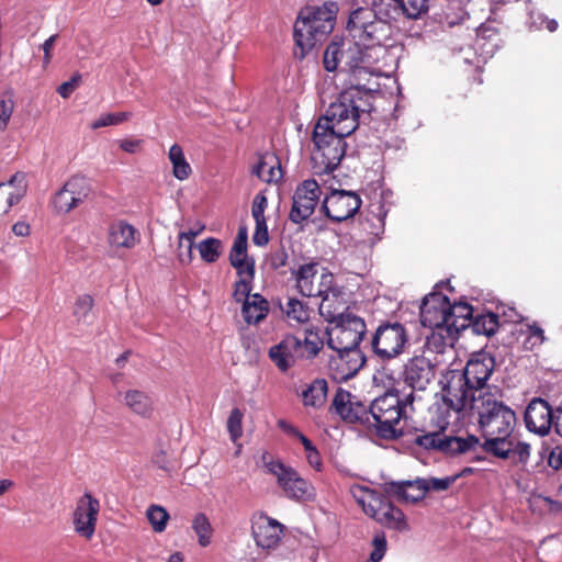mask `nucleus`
I'll return each mask as SVG.
<instances>
[{"label": "nucleus", "instance_id": "f257e3e1", "mask_svg": "<svg viewBox=\"0 0 562 562\" xmlns=\"http://www.w3.org/2000/svg\"><path fill=\"white\" fill-rule=\"evenodd\" d=\"M501 397L496 387L494 392L482 393L470 401L460 416L472 413L484 438L482 449L497 458L507 459L514 448L516 414Z\"/></svg>", "mask_w": 562, "mask_h": 562}, {"label": "nucleus", "instance_id": "f03ea898", "mask_svg": "<svg viewBox=\"0 0 562 562\" xmlns=\"http://www.w3.org/2000/svg\"><path fill=\"white\" fill-rule=\"evenodd\" d=\"M495 368V359L488 352L473 353L463 370H449L443 375L442 407L447 414L450 411L460 418L462 411L467 408L472 398L482 393L493 392L486 387Z\"/></svg>", "mask_w": 562, "mask_h": 562}, {"label": "nucleus", "instance_id": "7ed1b4c3", "mask_svg": "<svg viewBox=\"0 0 562 562\" xmlns=\"http://www.w3.org/2000/svg\"><path fill=\"white\" fill-rule=\"evenodd\" d=\"M347 40L361 50L364 65L373 72L385 54L384 44L392 37V27L376 20L368 7L350 11L346 24Z\"/></svg>", "mask_w": 562, "mask_h": 562}, {"label": "nucleus", "instance_id": "20e7f679", "mask_svg": "<svg viewBox=\"0 0 562 562\" xmlns=\"http://www.w3.org/2000/svg\"><path fill=\"white\" fill-rule=\"evenodd\" d=\"M420 397L415 393L400 397L398 391H387L376 397L368 409V422L376 434L384 439H395L403 435L402 420L406 417L407 406H412Z\"/></svg>", "mask_w": 562, "mask_h": 562}, {"label": "nucleus", "instance_id": "39448f33", "mask_svg": "<svg viewBox=\"0 0 562 562\" xmlns=\"http://www.w3.org/2000/svg\"><path fill=\"white\" fill-rule=\"evenodd\" d=\"M371 98V94L357 87L350 88L339 94L317 122L327 123L341 136H349L357 130L361 116L369 115L373 110Z\"/></svg>", "mask_w": 562, "mask_h": 562}, {"label": "nucleus", "instance_id": "423d86ee", "mask_svg": "<svg viewBox=\"0 0 562 562\" xmlns=\"http://www.w3.org/2000/svg\"><path fill=\"white\" fill-rule=\"evenodd\" d=\"M346 137L329 127L327 123L315 124L312 136L314 144L312 161L316 172L329 173L338 167L346 154Z\"/></svg>", "mask_w": 562, "mask_h": 562}, {"label": "nucleus", "instance_id": "0eeeda50", "mask_svg": "<svg viewBox=\"0 0 562 562\" xmlns=\"http://www.w3.org/2000/svg\"><path fill=\"white\" fill-rule=\"evenodd\" d=\"M408 344V331L398 322L381 323L370 339L373 355L381 361H390L401 356Z\"/></svg>", "mask_w": 562, "mask_h": 562}, {"label": "nucleus", "instance_id": "6e6552de", "mask_svg": "<svg viewBox=\"0 0 562 562\" xmlns=\"http://www.w3.org/2000/svg\"><path fill=\"white\" fill-rule=\"evenodd\" d=\"M262 462L267 472L276 477L285 497L299 502L313 498L314 488L293 468L285 465L281 460L270 458L268 453L262 454Z\"/></svg>", "mask_w": 562, "mask_h": 562}, {"label": "nucleus", "instance_id": "1a4fd4ad", "mask_svg": "<svg viewBox=\"0 0 562 562\" xmlns=\"http://www.w3.org/2000/svg\"><path fill=\"white\" fill-rule=\"evenodd\" d=\"M450 424L448 416L440 420V430L424 432L417 435L414 439L415 445L425 450L438 451L445 454L454 456L464 453L474 449L480 445V439L475 436H468L467 438L449 436L443 432Z\"/></svg>", "mask_w": 562, "mask_h": 562}, {"label": "nucleus", "instance_id": "9d476101", "mask_svg": "<svg viewBox=\"0 0 562 562\" xmlns=\"http://www.w3.org/2000/svg\"><path fill=\"white\" fill-rule=\"evenodd\" d=\"M361 56V50L353 47L346 37L339 42L334 41L326 47L323 63L327 71L340 69L352 74L362 71L372 74Z\"/></svg>", "mask_w": 562, "mask_h": 562}, {"label": "nucleus", "instance_id": "9b49d317", "mask_svg": "<svg viewBox=\"0 0 562 562\" xmlns=\"http://www.w3.org/2000/svg\"><path fill=\"white\" fill-rule=\"evenodd\" d=\"M335 324L328 331V347L333 350H360L359 344L367 333L364 321L355 314H346Z\"/></svg>", "mask_w": 562, "mask_h": 562}, {"label": "nucleus", "instance_id": "f8f14e48", "mask_svg": "<svg viewBox=\"0 0 562 562\" xmlns=\"http://www.w3.org/2000/svg\"><path fill=\"white\" fill-rule=\"evenodd\" d=\"M447 296L432 292L424 297L420 305V323L432 330L430 339L439 338L442 345L448 344L446 327L448 325Z\"/></svg>", "mask_w": 562, "mask_h": 562}, {"label": "nucleus", "instance_id": "ddd939ff", "mask_svg": "<svg viewBox=\"0 0 562 562\" xmlns=\"http://www.w3.org/2000/svg\"><path fill=\"white\" fill-rule=\"evenodd\" d=\"M334 25L330 21L299 15L294 24V41L300 52L295 50V56L304 58L317 43L331 33Z\"/></svg>", "mask_w": 562, "mask_h": 562}, {"label": "nucleus", "instance_id": "4468645a", "mask_svg": "<svg viewBox=\"0 0 562 562\" xmlns=\"http://www.w3.org/2000/svg\"><path fill=\"white\" fill-rule=\"evenodd\" d=\"M322 286L325 288L316 296L322 299L318 310L325 321L334 324L342 319L346 314H350L346 312L347 302L344 292L335 285L333 273H322Z\"/></svg>", "mask_w": 562, "mask_h": 562}, {"label": "nucleus", "instance_id": "2eb2a0df", "mask_svg": "<svg viewBox=\"0 0 562 562\" xmlns=\"http://www.w3.org/2000/svg\"><path fill=\"white\" fill-rule=\"evenodd\" d=\"M100 502L91 493L86 492L76 502L72 513L74 530L82 538L90 540L97 528Z\"/></svg>", "mask_w": 562, "mask_h": 562}, {"label": "nucleus", "instance_id": "dca6fc26", "mask_svg": "<svg viewBox=\"0 0 562 562\" xmlns=\"http://www.w3.org/2000/svg\"><path fill=\"white\" fill-rule=\"evenodd\" d=\"M361 206L360 196L353 191L333 190L323 201V210L333 222L352 217Z\"/></svg>", "mask_w": 562, "mask_h": 562}, {"label": "nucleus", "instance_id": "f3484780", "mask_svg": "<svg viewBox=\"0 0 562 562\" xmlns=\"http://www.w3.org/2000/svg\"><path fill=\"white\" fill-rule=\"evenodd\" d=\"M319 184L314 179H307L297 186L289 218L293 223H302L313 213L321 198Z\"/></svg>", "mask_w": 562, "mask_h": 562}, {"label": "nucleus", "instance_id": "a211bd4d", "mask_svg": "<svg viewBox=\"0 0 562 562\" xmlns=\"http://www.w3.org/2000/svg\"><path fill=\"white\" fill-rule=\"evenodd\" d=\"M436 376L432 362L424 356L409 358L404 364L401 378L411 393L425 391Z\"/></svg>", "mask_w": 562, "mask_h": 562}, {"label": "nucleus", "instance_id": "6ab92c4d", "mask_svg": "<svg viewBox=\"0 0 562 562\" xmlns=\"http://www.w3.org/2000/svg\"><path fill=\"white\" fill-rule=\"evenodd\" d=\"M330 356L328 370L336 382H345L353 378L366 363L361 350H334Z\"/></svg>", "mask_w": 562, "mask_h": 562}, {"label": "nucleus", "instance_id": "aec40b11", "mask_svg": "<svg viewBox=\"0 0 562 562\" xmlns=\"http://www.w3.org/2000/svg\"><path fill=\"white\" fill-rule=\"evenodd\" d=\"M525 423L529 431L546 436L554 426V412L546 400L532 398L525 411Z\"/></svg>", "mask_w": 562, "mask_h": 562}, {"label": "nucleus", "instance_id": "412c9836", "mask_svg": "<svg viewBox=\"0 0 562 562\" xmlns=\"http://www.w3.org/2000/svg\"><path fill=\"white\" fill-rule=\"evenodd\" d=\"M330 409L348 423L359 422L367 424L368 422L367 406L357 401L350 392L341 387H338Z\"/></svg>", "mask_w": 562, "mask_h": 562}, {"label": "nucleus", "instance_id": "4be33fe9", "mask_svg": "<svg viewBox=\"0 0 562 562\" xmlns=\"http://www.w3.org/2000/svg\"><path fill=\"white\" fill-rule=\"evenodd\" d=\"M251 529L257 547L265 550L276 549L283 535V526L266 515L258 516L252 521Z\"/></svg>", "mask_w": 562, "mask_h": 562}, {"label": "nucleus", "instance_id": "5701e85b", "mask_svg": "<svg viewBox=\"0 0 562 562\" xmlns=\"http://www.w3.org/2000/svg\"><path fill=\"white\" fill-rule=\"evenodd\" d=\"M300 338L289 335L280 342L269 349V358L281 372H286L297 360L302 359L300 353Z\"/></svg>", "mask_w": 562, "mask_h": 562}, {"label": "nucleus", "instance_id": "b1692460", "mask_svg": "<svg viewBox=\"0 0 562 562\" xmlns=\"http://www.w3.org/2000/svg\"><path fill=\"white\" fill-rule=\"evenodd\" d=\"M447 307L448 325L446 327V335L448 344L451 345L459 331L471 325L473 308L469 303L454 302L451 304L448 297Z\"/></svg>", "mask_w": 562, "mask_h": 562}, {"label": "nucleus", "instance_id": "393cba45", "mask_svg": "<svg viewBox=\"0 0 562 562\" xmlns=\"http://www.w3.org/2000/svg\"><path fill=\"white\" fill-rule=\"evenodd\" d=\"M318 263L311 261L300 265L296 269L291 270V274L295 280L297 291L306 297L316 296L325 288L322 286V277L318 284H315Z\"/></svg>", "mask_w": 562, "mask_h": 562}, {"label": "nucleus", "instance_id": "a878e982", "mask_svg": "<svg viewBox=\"0 0 562 562\" xmlns=\"http://www.w3.org/2000/svg\"><path fill=\"white\" fill-rule=\"evenodd\" d=\"M26 193V182L23 173H15L7 182L0 183V212L7 214Z\"/></svg>", "mask_w": 562, "mask_h": 562}, {"label": "nucleus", "instance_id": "bb28decb", "mask_svg": "<svg viewBox=\"0 0 562 562\" xmlns=\"http://www.w3.org/2000/svg\"><path fill=\"white\" fill-rule=\"evenodd\" d=\"M423 487H425L424 479L417 477L416 480L386 483L385 491L401 502L417 503L426 496V491H423Z\"/></svg>", "mask_w": 562, "mask_h": 562}, {"label": "nucleus", "instance_id": "cd10ccee", "mask_svg": "<svg viewBox=\"0 0 562 562\" xmlns=\"http://www.w3.org/2000/svg\"><path fill=\"white\" fill-rule=\"evenodd\" d=\"M138 241V233L125 221H116L109 226L108 243L113 249H132Z\"/></svg>", "mask_w": 562, "mask_h": 562}, {"label": "nucleus", "instance_id": "c85d7f7f", "mask_svg": "<svg viewBox=\"0 0 562 562\" xmlns=\"http://www.w3.org/2000/svg\"><path fill=\"white\" fill-rule=\"evenodd\" d=\"M252 173L267 183L279 181L282 178V170L278 157L270 153L260 156L252 168Z\"/></svg>", "mask_w": 562, "mask_h": 562}, {"label": "nucleus", "instance_id": "c756f323", "mask_svg": "<svg viewBox=\"0 0 562 562\" xmlns=\"http://www.w3.org/2000/svg\"><path fill=\"white\" fill-rule=\"evenodd\" d=\"M123 402L134 414L144 418L150 417L154 412V402L151 397L139 390H127L123 394Z\"/></svg>", "mask_w": 562, "mask_h": 562}, {"label": "nucleus", "instance_id": "7c9ffc66", "mask_svg": "<svg viewBox=\"0 0 562 562\" xmlns=\"http://www.w3.org/2000/svg\"><path fill=\"white\" fill-rule=\"evenodd\" d=\"M269 313L268 301L259 293L252 294L241 306V314L247 324H258Z\"/></svg>", "mask_w": 562, "mask_h": 562}, {"label": "nucleus", "instance_id": "2f4dec72", "mask_svg": "<svg viewBox=\"0 0 562 562\" xmlns=\"http://www.w3.org/2000/svg\"><path fill=\"white\" fill-rule=\"evenodd\" d=\"M229 262L235 269H237L238 276H241L245 272V268L248 265L255 266L254 261L249 260L247 256V229L245 227L238 231L234 240L229 252Z\"/></svg>", "mask_w": 562, "mask_h": 562}, {"label": "nucleus", "instance_id": "473e14b6", "mask_svg": "<svg viewBox=\"0 0 562 562\" xmlns=\"http://www.w3.org/2000/svg\"><path fill=\"white\" fill-rule=\"evenodd\" d=\"M328 383L325 379H315L302 392V402L305 407L322 408L327 400Z\"/></svg>", "mask_w": 562, "mask_h": 562}, {"label": "nucleus", "instance_id": "72a5a7b5", "mask_svg": "<svg viewBox=\"0 0 562 562\" xmlns=\"http://www.w3.org/2000/svg\"><path fill=\"white\" fill-rule=\"evenodd\" d=\"M369 10L375 15L376 20L391 26L394 30V23L402 16L397 0H373Z\"/></svg>", "mask_w": 562, "mask_h": 562}, {"label": "nucleus", "instance_id": "f704fd0d", "mask_svg": "<svg viewBox=\"0 0 562 562\" xmlns=\"http://www.w3.org/2000/svg\"><path fill=\"white\" fill-rule=\"evenodd\" d=\"M374 520L397 531L408 529L404 513L389 501L382 505L381 512L374 517Z\"/></svg>", "mask_w": 562, "mask_h": 562}, {"label": "nucleus", "instance_id": "c9c22d12", "mask_svg": "<svg viewBox=\"0 0 562 562\" xmlns=\"http://www.w3.org/2000/svg\"><path fill=\"white\" fill-rule=\"evenodd\" d=\"M168 158L172 165V175L180 181L189 178L192 172L190 164L187 161L183 149L178 144L169 148Z\"/></svg>", "mask_w": 562, "mask_h": 562}, {"label": "nucleus", "instance_id": "e433bc0d", "mask_svg": "<svg viewBox=\"0 0 562 562\" xmlns=\"http://www.w3.org/2000/svg\"><path fill=\"white\" fill-rule=\"evenodd\" d=\"M471 0H448L443 11L445 22L449 26L458 25L469 18L467 10Z\"/></svg>", "mask_w": 562, "mask_h": 562}, {"label": "nucleus", "instance_id": "4c0bfd02", "mask_svg": "<svg viewBox=\"0 0 562 562\" xmlns=\"http://www.w3.org/2000/svg\"><path fill=\"white\" fill-rule=\"evenodd\" d=\"M254 276L255 267L254 265H248L245 268V272L239 276L240 279L234 283L233 297L236 302L244 304V302L252 295L250 294V291Z\"/></svg>", "mask_w": 562, "mask_h": 562}, {"label": "nucleus", "instance_id": "58836bf2", "mask_svg": "<svg viewBox=\"0 0 562 562\" xmlns=\"http://www.w3.org/2000/svg\"><path fill=\"white\" fill-rule=\"evenodd\" d=\"M337 12L338 4L334 1H327L322 5L305 8L300 12V15L335 23Z\"/></svg>", "mask_w": 562, "mask_h": 562}, {"label": "nucleus", "instance_id": "ea45409f", "mask_svg": "<svg viewBox=\"0 0 562 562\" xmlns=\"http://www.w3.org/2000/svg\"><path fill=\"white\" fill-rule=\"evenodd\" d=\"M65 187L75 198L78 204H81L91 193V184L88 178L83 176H75L70 178Z\"/></svg>", "mask_w": 562, "mask_h": 562}, {"label": "nucleus", "instance_id": "a19ab883", "mask_svg": "<svg viewBox=\"0 0 562 562\" xmlns=\"http://www.w3.org/2000/svg\"><path fill=\"white\" fill-rule=\"evenodd\" d=\"M283 312L290 321L296 322L299 324L307 322L311 315L308 305L294 297L288 300L285 306L283 307Z\"/></svg>", "mask_w": 562, "mask_h": 562}, {"label": "nucleus", "instance_id": "79ce46f5", "mask_svg": "<svg viewBox=\"0 0 562 562\" xmlns=\"http://www.w3.org/2000/svg\"><path fill=\"white\" fill-rule=\"evenodd\" d=\"M192 529L198 537L200 546L206 547L211 543L213 529L209 518L204 514L200 513L195 515L192 520Z\"/></svg>", "mask_w": 562, "mask_h": 562}, {"label": "nucleus", "instance_id": "37998d69", "mask_svg": "<svg viewBox=\"0 0 562 562\" xmlns=\"http://www.w3.org/2000/svg\"><path fill=\"white\" fill-rule=\"evenodd\" d=\"M198 249L201 258L205 262L213 263L220 258L222 254V243L216 238L210 237L202 240L198 245Z\"/></svg>", "mask_w": 562, "mask_h": 562}, {"label": "nucleus", "instance_id": "c03bdc74", "mask_svg": "<svg viewBox=\"0 0 562 562\" xmlns=\"http://www.w3.org/2000/svg\"><path fill=\"white\" fill-rule=\"evenodd\" d=\"M300 353L302 359L314 358L323 347V340L316 333L306 331L304 339L300 338Z\"/></svg>", "mask_w": 562, "mask_h": 562}, {"label": "nucleus", "instance_id": "a18cd8bd", "mask_svg": "<svg viewBox=\"0 0 562 562\" xmlns=\"http://www.w3.org/2000/svg\"><path fill=\"white\" fill-rule=\"evenodd\" d=\"M474 331L491 336L498 328V316L494 313L482 314L473 322Z\"/></svg>", "mask_w": 562, "mask_h": 562}, {"label": "nucleus", "instance_id": "49530a36", "mask_svg": "<svg viewBox=\"0 0 562 562\" xmlns=\"http://www.w3.org/2000/svg\"><path fill=\"white\" fill-rule=\"evenodd\" d=\"M146 516L156 532H162L166 529L169 520V514L164 507L150 505L147 508Z\"/></svg>", "mask_w": 562, "mask_h": 562}, {"label": "nucleus", "instance_id": "de8ad7c7", "mask_svg": "<svg viewBox=\"0 0 562 562\" xmlns=\"http://www.w3.org/2000/svg\"><path fill=\"white\" fill-rule=\"evenodd\" d=\"M402 16L417 19L427 11V0H397Z\"/></svg>", "mask_w": 562, "mask_h": 562}, {"label": "nucleus", "instance_id": "09e8293b", "mask_svg": "<svg viewBox=\"0 0 562 562\" xmlns=\"http://www.w3.org/2000/svg\"><path fill=\"white\" fill-rule=\"evenodd\" d=\"M202 228L198 231L190 229L188 232H180L178 239L180 240V249L184 241H187L186 251L180 250L179 260L182 263H190L193 258V241L195 237L201 233Z\"/></svg>", "mask_w": 562, "mask_h": 562}, {"label": "nucleus", "instance_id": "8fccbe9b", "mask_svg": "<svg viewBox=\"0 0 562 562\" xmlns=\"http://www.w3.org/2000/svg\"><path fill=\"white\" fill-rule=\"evenodd\" d=\"M53 204L59 213H68L79 205L65 186L55 194Z\"/></svg>", "mask_w": 562, "mask_h": 562}, {"label": "nucleus", "instance_id": "3c124183", "mask_svg": "<svg viewBox=\"0 0 562 562\" xmlns=\"http://www.w3.org/2000/svg\"><path fill=\"white\" fill-rule=\"evenodd\" d=\"M243 418L244 413L235 407L231 411L227 419V431L232 441H237L243 436Z\"/></svg>", "mask_w": 562, "mask_h": 562}, {"label": "nucleus", "instance_id": "603ef678", "mask_svg": "<svg viewBox=\"0 0 562 562\" xmlns=\"http://www.w3.org/2000/svg\"><path fill=\"white\" fill-rule=\"evenodd\" d=\"M132 117L131 112H117V113H108L100 116L98 120L91 123L92 130H98L105 126L119 125Z\"/></svg>", "mask_w": 562, "mask_h": 562}, {"label": "nucleus", "instance_id": "864d4df0", "mask_svg": "<svg viewBox=\"0 0 562 562\" xmlns=\"http://www.w3.org/2000/svg\"><path fill=\"white\" fill-rule=\"evenodd\" d=\"M387 499H385L381 493L372 490L368 495L364 505H362V509L369 517L374 519V517L381 512L382 505H385Z\"/></svg>", "mask_w": 562, "mask_h": 562}, {"label": "nucleus", "instance_id": "5fc2aeb1", "mask_svg": "<svg viewBox=\"0 0 562 562\" xmlns=\"http://www.w3.org/2000/svg\"><path fill=\"white\" fill-rule=\"evenodd\" d=\"M425 482V487L423 491L428 492H443L447 491L456 481V476H445V477H423Z\"/></svg>", "mask_w": 562, "mask_h": 562}, {"label": "nucleus", "instance_id": "6e6d98bb", "mask_svg": "<svg viewBox=\"0 0 562 562\" xmlns=\"http://www.w3.org/2000/svg\"><path fill=\"white\" fill-rule=\"evenodd\" d=\"M93 306V299L83 294L79 296L75 303L74 315L78 322H86L89 313L91 312Z\"/></svg>", "mask_w": 562, "mask_h": 562}, {"label": "nucleus", "instance_id": "4d7b16f0", "mask_svg": "<svg viewBox=\"0 0 562 562\" xmlns=\"http://www.w3.org/2000/svg\"><path fill=\"white\" fill-rule=\"evenodd\" d=\"M299 438L306 451V458L310 465L319 471L322 469V458L319 452L307 437L300 434Z\"/></svg>", "mask_w": 562, "mask_h": 562}, {"label": "nucleus", "instance_id": "13d9d810", "mask_svg": "<svg viewBox=\"0 0 562 562\" xmlns=\"http://www.w3.org/2000/svg\"><path fill=\"white\" fill-rule=\"evenodd\" d=\"M373 550L370 554L371 562H380L386 552V538L384 533L375 535L372 540Z\"/></svg>", "mask_w": 562, "mask_h": 562}, {"label": "nucleus", "instance_id": "bf43d9fd", "mask_svg": "<svg viewBox=\"0 0 562 562\" xmlns=\"http://www.w3.org/2000/svg\"><path fill=\"white\" fill-rule=\"evenodd\" d=\"M499 43L497 41L488 42L484 41V37H476L474 42V48L477 50L483 59L492 57L498 49Z\"/></svg>", "mask_w": 562, "mask_h": 562}, {"label": "nucleus", "instance_id": "052dcab7", "mask_svg": "<svg viewBox=\"0 0 562 562\" xmlns=\"http://www.w3.org/2000/svg\"><path fill=\"white\" fill-rule=\"evenodd\" d=\"M268 206V200L265 192H259L255 195L251 205V215L255 221L266 220L265 211Z\"/></svg>", "mask_w": 562, "mask_h": 562}, {"label": "nucleus", "instance_id": "680f3d73", "mask_svg": "<svg viewBox=\"0 0 562 562\" xmlns=\"http://www.w3.org/2000/svg\"><path fill=\"white\" fill-rule=\"evenodd\" d=\"M256 227L252 235V243L256 246L263 247L269 243V232L267 226V221H255Z\"/></svg>", "mask_w": 562, "mask_h": 562}, {"label": "nucleus", "instance_id": "e2e57ef3", "mask_svg": "<svg viewBox=\"0 0 562 562\" xmlns=\"http://www.w3.org/2000/svg\"><path fill=\"white\" fill-rule=\"evenodd\" d=\"M362 226L369 234L378 237L384 229V220L381 215H372V217L368 216L362 223Z\"/></svg>", "mask_w": 562, "mask_h": 562}, {"label": "nucleus", "instance_id": "0e129e2a", "mask_svg": "<svg viewBox=\"0 0 562 562\" xmlns=\"http://www.w3.org/2000/svg\"><path fill=\"white\" fill-rule=\"evenodd\" d=\"M80 81H81V75L76 74L68 81L63 82L58 87L57 92L60 94V97H63L64 99H67L76 90V88L79 86Z\"/></svg>", "mask_w": 562, "mask_h": 562}, {"label": "nucleus", "instance_id": "69168bd1", "mask_svg": "<svg viewBox=\"0 0 562 562\" xmlns=\"http://www.w3.org/2000/svg\"><path fill=\"white\" fill-rule=\"evenodd\" d=\"M547 461L553 470L562 469V445L549 450Z\"/></svg>", "mask_w": 562, "mask_h": 562}, {"label": "nucleus", "instance_id": "338daca9", "mask_svg": "<svg viewBox=\"0 0 562 562\" xmlns=\"http://www.w3.org/2000/svg\"><path fill=\"white\" fill-rule=\"evenodd\" d=\"M13 102L11 100L0 101V130H4L12 115Z\"/></svg>", "mask_w": 562, "mask_h": 562}, {"label": "nucleus", "instance_id": "774afa93", "mask_svg": "<svg viewBox=\"0 0 562 562\" xmlns=\"http://www.w3.org/2000/svg\"><path fill=\"white\" fill-rule=\"evenodd\" d=\"M528 333H529V335L527 337L526 344H529L530 348L540 346L543 342V340H544L543 330L540 327L531 326V327H529Z\"/></svg>", "mask_w": 562, "mask_h": 562}]
</instances>
